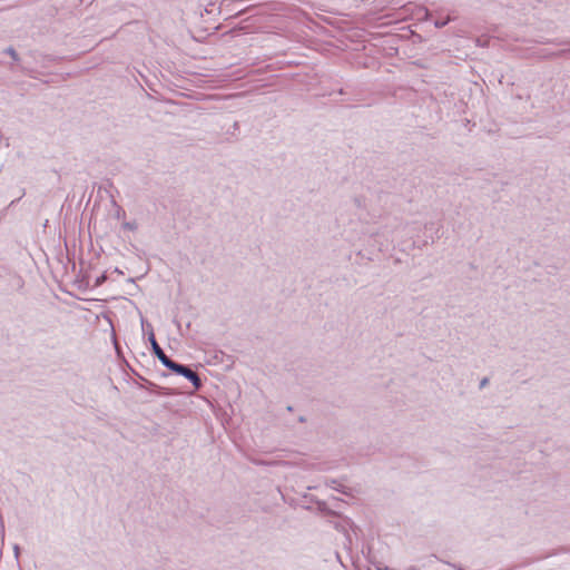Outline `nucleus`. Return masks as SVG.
<instances>
[{"mask_svg":"<svg viewBox=\"0 0 570 570\" xmlns=\"http://www.w3.org/2000/svg\"><path fill=\"white\" fill-rule=\"evenodd\" d=\"M309 501L314 502L316 504L317 511L321 512L322 514L327 515V517L343 519L344 524L334 523L335 529H337L338 531H345V525H348L355 533H356V530H358V527H356L350 518L342 517V514L340 512H336L335 510L330 509L325 501L318 500L314 497H311Z\"/></svg>","mask_w":570,"mask_h":570,"instance_id":"1","label":"nucleus"},{"mask_svg":"<svg viewBox=\"0 0 570 570\" xmlns=\"http://www.w3.org/2000/svg\"><path fill=\"white\" fill-rule=\"evenodd\" d=\"M148 327H151L150 324L147 323ZM148 342L150 343L151 353L160 361L164 365L170 357L164 352V350L157 343L155 333L153 328H150L148 333Z\"/></svg>","mask_w":570,"mask_h":570,"instance_id":"2","label":"nucleus"},{"mask_svg":"<svg viewBox=\"0 0 570 570\" xmlns=\"http://www.w3.org/2000/svg\"><path fill=\"white\" fill-rule=\"evenodd\" d=\"M164 366L166 368H168L170 372H173L174 374L180 375V376H183L186 373L187 368H188V365L178 363V362L174 361L173 358H169L164 364Z\"/></svg>","mask_w":570,"mask_h":570,"instance_id":"3","label":"nucleus"},{"mask_svg":"<svg viewBox=\"0 0 570 570\" xmlns=\"http://www.w3.org/2000/svg\"><path fill=\"white\" fill-rule=\"evenodd\" d=\"M185 379H187L191 384L196 389V390H199L202 389L203 386V381L200 379V376L198 375V373H196L195 371L191 370L190 366H188L186 373L183 375Z\"/></svg>","mask_w":570,"mask_h":570,"instance_id":"4","label":"nucleus"},{"mask_svg":"<svg viewBox=\"0 0 570 570\" xmlns=\"http://www.w3.org/2000/svg\"><path fill=\"white\" fill-rule=\"evenodd\" d=\"M2 52L4 55L10 56L11 59H12V63L10 65V69H12L14 65H17V63H19L21 61L20 55L17 52V50L12 46L7 47L6 49H3Z\"/></svg>","mask_w":570,"mask_h":570,"instance_id":"5","label":"nucleus"},{"mask_svg":"<svg viewBox=\"0 0 570 570\" xmlns=\"http://www.w3.org/2000/svg\"><path fill=\"white\" fill-rule=\"evenodd\" d=\"M325 484L343 494H348L347 488L342 485L336 479L326 480Z\"/></svg>","mask_w":570,"mask_h":570,"instance_id":"6","label":"nucleus"},{"mask_svg":"<svg viewBox=\"0 0 570 570\" xmlns=\"http://www.w3.org/2000/svg\"><path fill=\"white\" fill-rule=\"evenodd\" d=\"M151 393H155L160 396H171L177 394V392L174 389L164 387L159 385H157V387H155Z\"/></svg>","mask_w":570,"mask_h":570,"instance_id":"7","label":"nucleus"},{"mask_svg":"<svg viewBox=\"0 0 570 570\" xmlns=\"http://www.w3.org/2000/svg\"><path fill=\"white\" fill-rule=\"evenodd\" d=\"M451 20H452L451 17H448L445 19H436L434 21V27L438 29H441V28L445 27Z\"/></svg>","mask_w":570,"mask_h":570,"instance_id":"8","label":"nucleus"},{"mask_svg":"<svg viewBox=\"0 0 570 570\" xmlns=\"http://www.w3.org/2000/svg\"><path fill=\"white\" fill-rule=\"evenodd\" d=\"M108 279V275L107 273H102L100 276H98L95 281V286H100L102 285Z\"/></svg>","mask_w":570,"mask_h":570,"instance_id":"9","label":"nucleus"},{"mask_svg":"<svg viewBox=\"0 0 570 570\" xmlns=\"http://www.w3.org/2000/svg\"><path fill=\"white\" fill-rule=\"evenodd\" d=\"M122 227H124L125 229H128V230H136V229H137V227H138V225H137V223H136V222H125V223L122 224Z\"/></svg>","mask_w":570,"mask_h":570,"instance_id":"10","label":"nucleus"},{"mask_svg":"<svg viewBox=\"0 0 570 570\" xmlns=\"http://www.w3.org/2000/svg\"><path fill=\"white\" fill-rule=\"evenodd\" d=\"M157 387V384L151 382V381H146V384L145 385H139V389H146L148 390L149 392H153V390Z\"/></svg>","mask_w":570,"mask_h":570,"instance_id":"11","label":"nucleus"},{"mask_svg":"<svg viewBox=\"0 0 570 570\" xmlns=\"http://www.w3.org/2000/svg\"><path fill=\"white\" fill-rule=\"evenodd\" d=\"M112 204L117 207L116 217L118 219L121 217H125V215H126L125 210L120 206H118L115 200H112Z\"/></svg>","mask_w":570,"mask_h":570,"instance_id":"12","label":"nucleus"},{"mask_svg":"<svg viewBox=\"0 0 570 570\" xmlns=\"http://www.w3.org/2000/svg\"><path fill=\"white\" fill-rule=\"evenodd\" d=\"M132 374L141 382V383H137V385H145L146 384V381H148L146 377L141 376L139 373H137L135 370L130 368Z\"/></svg>","mask_w":570,"mask_h":570,"instance_id":"13","label":"nucleus"},{"mask_svg":"<svg viewBox=\"0 0 570 570\" xmlns=\"http://www.w3.org/2000/svg\"><path fill=\"white\" fill-rule=\"evenodd\" d=\"M489 384V379L488 377H483L481 381H480V390L484 389L487 385Z\"/></svg>","mask_w":570,"mask_h":570,"instance_id":"14","label":"nucleus"},{"mask_svg":"<svg viewBox=\"0 0 570 570\" xmlns=\"http://www.w3.org/2000/svg\"><path fill=\"white\" fill-rule=\"evenodd\" d=\"M13 552H14L16 559L18 560L19 554H20V547L18 544L13 546Z\"/></svg>","mask_w":570,"mask_h":570,"instance_id":"15","label":"nucleus"},{"mask_svg":"<svg viewBox=\"0 0 570 570\" xmlns=\"http://www.w3.org/2000/svg\"><path fill=\"white\" fill-rule=\"evenodd\" d=\"M233 131H230L232 134H235L236 131L239 130V122L238 121H234L233 126Z\"/></svg>","mask_w":570,"mask_h":570,"instance_id":"16","label":"nucleus"},{"mask_svg":"<svg viewBox=\"0 0 570 570\" xmlns=\"http://www.w3.org/2000/svg\"><path fill=\"white\" fill-rule=\"evenodd\" d=\"M448 564H449L450 567H452L454 570H465V569H463L461 566L455 564V563H450V562H448Z\"/></svg>","mask_w":570,"mask_h":570,"instance_id":"17","label":"nucleus"},{"mask_svg":"<svg viewBox=\"0 0 570 570\" xmlns=\"http://www.w3.org/2000/svg\"><path fill=\"white\" fill-rule=\"evenodd\" d=\"M298 422H301V423L306 422V417H305L304 415H301V416L298 417Z\"/></svg>","mask_w":570,"mask_h":570,"instance_id":"18","label":"nucleus"},{"mask_svg":"<svg viewBox=\"0 0 570 570\" xmlns=\"http://www.w3.org/2000/svg\"><path fill=\"white\" fill-rule=\"evenodd\" d=\"M114 273L122 274V272L118 267L114 269Z\"/></svg>","mask_w":570,"mask_h":570,"instance_id":"19","label":"nucleus"},{"mask_svg":"<svg viewBox=\"0 0 570 570\" xmlns=\"http://www.w3.org/2000/svg\"><path fill=\"white\" fill-rule=\"evenodd\" d=\"M286 410H287L288 412H292V411H293V406H292V405H288V406L286 407Z\"/></svg>","mask_w":570,"mask_h":570,"instance_id":"20","label":"nucleus"},{"mask_svg":"<svg viewBox=\"0 0 570 570\" xmlns=\"http://www.w3.org/2000/svg\"><path fill=\"white\" fill-rule=\"evenodd\" d=\"M379 570H391L389 567L379 568Z\"/></svg>","mask_w":570,"mask_h":570,"instance_id":"21","label":"nucleus"},{"mask_svg":"<svg viewBox=\"0 0 570 570\" xmlns=\"http://www.w3.org/2000/svg\"><path fill=\"white\" fill-rule=\"evenodd\" d=\"M409 570H414V568H413V567H411V568H409Z\"/></svg>","mask_w":570,"mask_h":570,"instance_id":"22","label":"nucleus"}]
</instances>
